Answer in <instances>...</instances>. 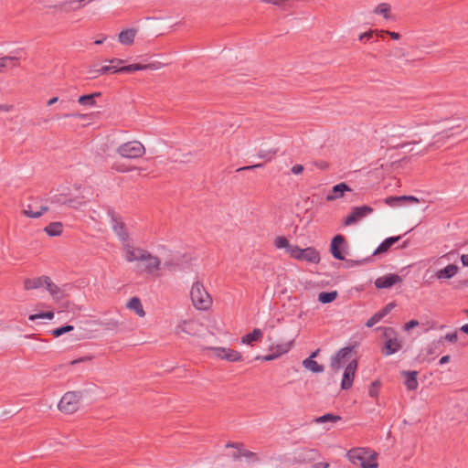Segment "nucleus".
<instances>
[{"mask_svg": "<svg viewBox=\"0 0 468 468\" xmlns=\"http://www.w3.org/2000/svg\"><path fill=\"white\" fill-rule=\"evenodd\" d=\"M122 252L124 260L127 262H138L141 266L143 273L151 276H158L161 271L162 261L161 259L151 253L148 250L134 246L131 243H124L122 245Z\"/></svg>", "mask_w": 468, "mask_h": 468, "instance_id": "1", "label": "nucleus"}, {"mask_svg": "<svg viewBox=\"0 0 468 468\" xmlns=\"http://www.w3.org/2000/svg\"><path fill=\"white\" fill-rule=\"evenodd\" d=\"M346 458L354 464H359L361 468H378V453L368 447H355L347 451Z\"/></svg>", "mask_w": 468, "mask_h": 468, "instance_id": "2", "label": "nucleus"}, {"mask_svg": "<svg viewBox=\"0 0 468 468\" xmlns=\"http://www.w3.org/2000/svg\"><path fill=\"white\" fill-rule=\"evenodd\" d=\"M193 306L198 311H208L213 305V298L200 281L193 282L190 289Z\"/></svg>", "mask_w": 468, "mask_h": 468, "instance_id": "3", "label": "nucleus"}, {"mask_svg": "<svg viewBox=\"0 0 468 468\" xmlns=\"http://www.w3.org/2000/svg\"><path fill=\"white\" fill-rule=\"evenodd\" d=\"M81 398L82 395L80 391L66 392L58 404V410L65 414L77 412L80 406Z\"/></svg>", "mask_w": 468, "mask_h": 468, "instance_id": "4", "label": "nucleus"}, {"mask_svg": "<svg viewBox=\"0 0 468 468\" xmlns=\"http://www.w3.org/2000/svg\"><path fill=\"white\" fill-rule=\"evenodd\" d=\"M116 152L122 158L138 159L145 154L146 149L141 142L133 140L120 144Z\"/></svg>", "mask_w": 468, "mask_h": 468, "instance_id": "5", "label": "nucleus"}, {"mask_svg": "<svg viewBox=\"0 0 468 468\" xmlns=\"http://www.w3.org/2000/svg\"><path fill=\"white\" fill-rule=\"evenodd\" d=\"M202 324L197 319H184L177 322L174 334L179 338L196 336L201 331Z\"/></svg>", "mask_w": 468, "mask_h": 468, "instance_id": "6", "label": "nucleus"}, {"mask_svg": "<svg viewBox=\"0 0 468 468\" xmlns=\"http://www.w3.org/2000/svg\"><path fill=\"white\" fill-rule=\"evenodd\" d=\"M290 257L297 261H305L314 264L319 263L321 259L320 253L315 248L308 247L305 249H301L296 245L294 248H291Z\"/></svg>", "mask_w": 468, "mask_h": 468, "instance_id": "7", "label": "nucleus"}, {"mask_svg": "<svg viewBox=\"0 0 468 468\" xmlns=\"http://www.w3.org/2000/svg\"><path fill=\"white\" fill-rule=\"evenodd\" d=\"M383 336L385 339L384 355L390 356L401 349L402 343L393 328L385 327Z\"/></svg>", "mask_w": 468, "mask_h": 468, "instance_id": "8", "label": "nucleus"}, {"mask_svg": "<svg viewBox=\"0 0 468 468\" xmlns=\"http://www.w3.org/2000/svg\"><path fill=\"white\" fill-rule=\"evenodd\" d=\"M350 361H356L352 356V349L350 347H344L332 357L331 367L335 372H337L343 367H346Z\"/></svg>", "mask_w": 468, "mask_h": 468, "instance_id": "9", "label": "nucleus"}, {"mask_svg": "<svg viewBox=\"0 0 468 468\" xmlns=\"http://www.w3.org/2000/svg\"><path fill=\"white\" fill-rule=\"evenodd\" d=\"M109 62L111 65L101 66L99 69H90L89 73L92 75V78H96L107 73H120L121 65L124 62V60L121 58H112L109 60Z\"/></svg>", "mask_w": 468, "mask_h": 468, "instance_id": "10", "label": "nucleus"}, {"mask_svg": "<svg viewBox=\"0 0 468 468\" xmlns=\"http://www.w3.org/2000/svg\"><path fill=\"white\" fill-rule=\"evenodd\" d=\"M208 349L220 359H225L229 362H238L242 360L241 353L234 349L227 347H209Z\"/></svg>", "mask_w": 468, "mask_h": 468, "instance_id": "11", "label": "nucleus"}, {"mask_svg": "<svg viewBox=\"0 0 468 468\" xmlns=\"http://www.w3.org/2000/svg\"><path fill=\"white\" fill-rule=\"evenodd\" d=\"M373 208L369 206L356 207L351 213L345 218L344 225L350 226L356 224L360 219L372 213Z\"/></svg>", "mask_w": 468, "mask_h": 468, "instance_id": "12", "label": "nucleus"}, {"mask_svg": "<svg viewBox=\"0 0 468 468\" xmlns=\"http://www.w3.org/2000/svg\"><path fill=\"white\" fill-rule=\"evenodd\" d=\"M356 368L357 361H350L348 365L345 367L341 381V388L343 389H349L352 387Z\"/></svg>", "mask_w": 468, "mask_h": 468, "instance_id": "13", "label": "nucleus"}, {"mask_svg": "<svg viewBox=\"0 0 468 468\" xmlns=\"http://www.w3.org/2000/svg\"><path fill=\"white\" fill-rule=\"evenodd\" d=\"M22 49L16 50L14 54L3 56L5 70L20 68L23 59Z\"/></svg>", "mask_w": 468, "mask_h": 468, "instance_id": "14", "label": "nucleus"}, {"mask_svg": "<svg viewBox=\"0 0 468 468\" xmlns=\"http://www.w3.org/2000/svg\"><path fill=\"white\" fill-rule=\"evenodd\" d=\"M402 282V279L398 274H388L378 278L375 281V285L378 289L390 288L393 285Z\"/></svg>", "mask_w": 468, "mask_h": 468, "instance_id": "15", "label": "nucleus"}, {"mask_svg": "<svg viewBox=\"0 0 468 468\" xmlns=\"http://www.w3.org/2000/svg\"><path fill=\"white\" fill-rule=\"evenodd\" d=\"M319 455L320 452L316 449L303 448L299 451L297 458L301 463H309L315 461Z\"/></svg>", "mask_w": 468, "mask_h": 468, "instance_id": "16", "label": "nucleus"}, {"mask_svg": "<svg viewBox=\"0 0 468 468\" xmlns=\"http://www.w3.org/2000/svg\"><path fill=\"white\" fill-rule=\"evenodd\" d=\"M400 374L404 378V384L408 390L413 391L418 388V371H401Z\"/></svg>", "mask_w": 468, "mask_h": 468, "instance_id": "17", "label": "nucleus"}, {"mask_svg": "<svg viewBox=\"0 0 468 468\" xmlns=\"http://www.w3.org/2000/svg\"><path fill=\"white\" fill-rule=\"evenodd\" d=\"M384 32L378 29H370L367 32L361 33L358 36V40L363 44L374 43L378 41V37H383Z\"/></svg>", "mask_w": 468, "mask_h": 468, "instance_id": "18", "label": "nucleus"}, {"mask_svg": "<svg viewBox=\"0 0 468 468\" xmlns=\"http://www.w3.org/2000/svg\"><path fill=\"white\" fill-rule=\"evenodd\" d=\"M351 191L350 187L346 183H340L333 186L331 192L326 196L327 201H334L344 197L345 192Z\"/></svg>", "mask_w": 468, "mask_h": 468, "instance_id": "19", "label": "nucleus"}, {"mask_svg": "<svg viewBox=\"0 0 468 468\" xmlns=\"http://www.w3.org/2000/svg\"><path fill=\"white\" fill-rule=\"evenodd\" d=\"M137 32L138 31L135 28H128L122 30L119 33L118 40L122 45L130 46L133 44Z\"/></svg>", "mask_w": 468, "mask_h": 468, "instance_id": "20", "label": "nucleus"}, {"mask_svg": "<svg viewBox=\"0 0 468 468\" xmlns=\"http://www.w3.org/2000/svg\"><path fill=\"white\" fill-rule=\"evenodd\" d=\"M403 201H408L410 203L420 202L419 198L413 196L388 197L385 198V203L390 207L401 205Z\"/></svg>", "mask_w": 468, "mask_h": 468, "instance_id": "21", "label": "nucleus"}, {"mask_svg": "<svg viewBox=\"0 0 468 468\" xmlns=\"http://www.w3.org/2000/svg\"><path fill=\"white\" fill-rule=\"evenodd\" d=\"M47 276H40L36 278H27L24 280V289L26 291L36 290L44 286L47 282Z\"/></svg>", "mask_w": 468, "mask_h": 468, "instance_id": "22", "label": "nucleus"}, {"mask_svg": "<svg viewBox=\"0 0 468 468\" xmlns=\"http://www.w3.org/2000/svg\"><path fill=\"white\" fill-rule=\"evenodd\" d=\"M344 242H345V238L342 235H336L332 239V242H331V253L337 260H344L345 259L343 253L339 250V247L341 245H343Z\"/></svg>", "mask_w": 468, "mask_h": 468, "instance_id": "23", "label": "nucleus"}, {"mask_svg": "<svg viewBox=\"0 0 468 468\" xmlns=\"http://www.w3.org/2000/svg\"><path fill=\"white\" fill-rule=\"evenodd\" d=\"M126 307L133 311L139 317H144L146 314L142 302L138 297L131 298L126 303Z\"/></svg>", "mask_w": 468, "mask_h": 468, "instance_id": "24", "label": "nucleus"}, {"mask_svg": "<svg viewBox=\"0 0 468 468\" xmlns=\"http://www.w3.org/2000/svg\"><path fill=\"white\" fill-rule=\"evenodd\" d=\"M158 67L155 66V64H140V63H134L127 66H121V72H134L137 70H145V69H156Z\"/></svg>", "mask_w": 468, "mask_h": 468, "instance_id": "25", "label": "nucleus"}, {"mask_svg": "<svg viewBox=\"0 0 468 468\" xmlns=\"http://www.w3.org/2000/svg\"><path fill=\"white\" fill-rule=\"evenodd\" d=\"M47 282H45L44 286H46L49 294L57 301L60 300L63 297L62 290L55 284L49 277L47 276Z\"/></svg>", "mask_w": 468, "mask_h": 468, "instance_id": "26", "label": "nucleus"}, {"mask_svg": "<svg viewBox=\"0 0 468 468\" xmlns=\"http://www.w3.org/2000/svg\"><path fill=\"white\" fill-rule=\"evenodd\" d=\"M101 92H94L91 94L81 95L78 99V103L84 107H94L96 106V98L101 97Z\"/></svg>", "mask_w": 468, "mask_h": 468, "instance_id": "27", "label": "nucleus"}, {"mask_svg": "<svg viewBox=\"0 0 468 468\" xmlns=\"http://www.w3.org/2000/svg\"><path fill=\"white\" fill-rule=\"evenodd\" d=\"M262 338V332L259 328L253 329L251 333L244 335L241 337V343L244 345H252L254 342L261 341Z\"/></svg>", "mask_w": 468, "mask_h": 468, "instance_id": "28", "label": "nucleus"}, {"mask_svg": "<svg viewBox=\"0 0 468 468\" xmlns=\"http://www.w3.org/2000/svg\"><path fill=\"white\" fill-rule=\"evenodd\" d=\"M458 271V267L453 264H449L445 268L439 270L436 272L438 279H450L453 277Z\"/></svg>", "mask_w": 468, "mask_h": 468, "instance_id": "29", "label": "nucleus"}, {"mask_svg": "<svg viewBox=\"0 0 468 468\" xmlns=\"http://www.w3.org/2000/svg\"><path fill=\"white\" fill-rule=\"evenodd\" d=\"M90 4L88 0H69L60 5V8L65 11L76 10Z\"/></svg>", "mask_w": 468, "mask_h": 468, "instance_id": "30", "label": "nucleus"}, {"mask_svg": "<svg viewBox=\"0 0 468 468\" xmlns=\"http://www.w3.org/2000/svg\"><path fill=\"white\" fill-rule=\"evenodd\" d=\"M63 230L61 222H52L45 227L44 231L50 237L60 236Z\"/></svg>", "mask_w": 468, "mask_h": 468, "instance_id": "31", "label": "nucleus"}, {"mask_svg": "<svg viewBox=\"0 0 468 468\" xmlns=\"http://www.w3.org/2000/svg\"><path fill=\"white\" fill-rule=\"evenodd\" d=\"M48 207L41 206L39 209H34L32 205H28L23 209V214L28 218H37L43 215L44 212L48 211Z\"/></svg>", "mask_w": 468, "mask_h": 468, "instance_id": "32", "label": "nucleus"}, {"mask_svg": "<svg viewBox=\"0 0 468 468\" xmlns=\"http://www.w3.org/2000/svg\"><path fill=\"white\" fill-rule=\"evenodd\" d=\"M399 239V237H390L386 239L374 251V255L380 254L388 250V249Z\"/></svg>", "mask_w": 468, "mask_h": 468, "instance_id": "33", "label": "nucleus"}, {"mask_svg": "<svg viewBox=\"0 0 468 468\" xmlns=\"http://www.w3.org/2000/svg\"><path fill=\"white\" fill-rule=\"evenodd\" d=\"M303 366L314 372V373H321L324 371V367L319 365L315 360L312 359V357H308L303 361Z\"/></svg>", "mask_w": 468, "mask_h": 468, "instance_id": "34", "label": "nucleus"}, {"mask_svg": "<svg viewBox=\"0 0 468 468\" xmlns=\"http://www.w3.org/2000/svg\"><path fill=\"white\" fill-rule=\"evenodd\" d=\"M274 246L277 249H285L286 252L290 255L291 248H294L295 245H291L287 238L284 236H278L274 239Z\"/></svg>", "mask_w": 468, "mask_h": 468, "instance_id": "35", "label": "nucleus"}, {"mask_svg": "<svg viewBox=\"0 0 468 468\" xmlns=\"http://www.w3.org/2000/svg\"><path fill=\"white\" fill-rule=\"evenodd\" d=\"M337 292H322L318 294V301L322 303H329L334 302L337 298Z\"/></svg>", "mask_w": 468, "mask_h": 468, "instance_id": "36", "label": "nucleus"}, {"mask_svg": "<svg viewBox=\"0 0 468 468\" xmlns=\"http://www.w3.org/2000/svg\"><path fill=\"white\" fill-rule=\"evenodd\" d=\"M390 11V5L387 3H381L378 5L374 9L375 14L381 15L386 19H389L391 17Z\"/></svg>", "mask_w": 468, "mask_h": 468, "instance_id": "37", "label": "nucleus"}, {"mask_svg": "<svg viewBox=\"0 0 468 468\" xmlns=\"http://www.w3.org/2000/svg\"><path fill=\"white\" fill-rule=\"evenodd\" d=\"M341 420L339 415H334L332 413H327L323 416H320L314 420L316 423H324V422H336Z\"/></svg>", "mask_w": 468, "mask_h": 468, "instance_id": "38", "label": "nucleus"}, {"mask_svg": "<svg viewBox=\"0 0 468 468\" xmlns=\"http://www.w3.org/2000/svg\"><path fill=\"white\" fill-rule=\"evenodd\" d=\"M40 318H45V319L51 320V319L54 318V312L53 311H48V312H45V313L30 314L29 317H28V319L30 321H36L37 319H40Z\"/></svg>", "mask_w": 468, "mask_h": 468, "instance_id": "39", "label": "nucleus"}, {"mask_svg": "<svg viewBox=\"0 0 468 468\" xmlns=\"http://www.w3.org/2000/svg\"><path fill=\"white\" fill-rule=\"evenodd\" d=\"M380 386L381 383L379 380L373 381L369 387L368 395L371 398H377L378 396Z\"/></svg>", "mask_w": 468, "mask_h": 468, "instance_id": "40", "label": "nucleus"}, {"mask_svg": "<svg viewBox=\"0 0 468 468\" xmlns=\"http://www.w3.org/2000/svg\"><path fill=\"white\" fill-rule=\"evenodd\" d=\"M72 330H73L72 325H64V326H61V327L52 330L51 335L54 337H58V336L62 335L63 334L71 332Z\"/></svg>", "mask_w": 468, "mask_h": 468, "instance_id": "41", "label": "nucleus"}, {"mask_svg": "<svg viewBox=\"0 0 468 468\" xmlns=\"http://www.w3.org/2000/svg\"><path fill=\"white\" fill-rule=\"evenodd\" d=\"M51 203L66 205L68 196L65 194H57L50 197Z\"/></svg>", "mask_w": 468, "mask_h": 468, "instance_id": "42", "label": "nucleus"}, {"mask_svg": "<svg viewBox=\"0 0 468 468\" xmlns=\"http://www.w3.org/2000/svg\"><path fill=\"white\" fill-rule=\"evenodd\" d=\"M382 319L381 314L379 312L376 313L370 319L367 320L366 325L367 327H372L377 323H378Z\"/></svg>", "mask_w": 468, "mask_h": 468, "instance_id": "43", "label": "nucleus"}, {"mask_svg": "<svg viewBox=\"0 0 468 468\" xmlns=\"http://www.w3.org/2000/svg\"><path fill=\"white\" fill-rule=\"evenodd\" d=\"M112 168L120 173H126L132 171L133 168L124 165L123 164L114 163Z\"/></svg>", "mask_w": 468, "mask_h": 468, "instance_id": "44", "label": "nucleus"}, {"mask_svg": "<svg viewBox=\"0 0 468 468\" xmlns=\"http://www.w3.org/2000/svg\"><path fill=\"white\" fill-rule=\"evenodd\" d=\"M83 204H84V202L82 200H80L78 198H71L69 197H68V201L66 203V205L70 207H78Z\"/></svg>", "mask_w": 468, "mask_h": 468, "instance_id": "45", "label": "nucleus"}, {"mask_svg": "<svg viewBox=\"0 0 468 468\" xmlns=\"http://www.w3.org/2000/svg\"><path fill=\"white\" fill-rule=\"evenodd\" d=\"M394 307L395 304L393 303H390L378 312L379 314H381L382 318H384Z\"/></svg>", "mask_w": 468, "mask_h": 468, "instance_id": "46", "label": "nucleus"}, {"mask_svg": "<svg viewBox=\"0 0 468 468\" xmlns=\"http://www.w3.org/2000/svg\"><path fill=\"white\" fill-rule=\"evenodd\" d=\"M444 339L451 342V343H456L458 340V335L456 332L446 334L444 336Z\"/></svg>", "mask_w": 468, "mask_h": 468, "instance_id": "47", "label": "nucleus"}, {"mask_svg": "<svg viewBox=\"0 0 468 468\" xmlns=\"http://www.w3.org/2000/svg\"><path fill=\"white\" fill-rule=\"evenodd\" d=\"M419 325V322L417 320H410L404 324V330L410 331V329Z\"/></svg>", "mask_w": 468, "mask_h": 468, "instance_id": "48", "label": "nucleus"}, {"mask_svg": "<svg viewBox=\"0 0 468 468\" xmlns=\"http://www.w3.org/2000/svg\"><path fill=\"white\" fill-rule=\"evenodd\" d=\"M382 31L384 32V36L388 35L393 40H399L401 37L399 33L392 32V31H388V30H382Z\"/></svg>", "mask_w": 468, "mask_h": 468, "instance_id": "49", "label": "nucleus"}, {"mask_svg": "<svg viewBox=\"0 0 468 468\" xmlns=\"http://www.w3.org/2000/svg\"><path fill=\"white\" fill-rule=\"evenodd\" d=\"M303 172V166L302 165H295L292 167V173L294 175H300Z\"/></svg>", "mask_w": 468, "mask_h": 468, "instance_id": "50", "label": "nucleus"}, {"mask_svg": "<svg viewBox=\"0 0 468 468\" xmlns=\"http://www.w3.org/2000/svg\"><path fill=\"white\" fill-rule=\"evenodd\" d=\"M264 3L271 4L277 6H282L284 4V0H262Z\"/></svg>", "mask_w": 468, "mask_h": 468, "instance_id": "51", "label": "nucleus"}, {"mask_svg": "<svg viewBox=\"0 0 468 468\" xmlns=\"http://www.w3.org/2000/svg\"><path fill=\"white\" fill-rule=\"evenodd\" d=\"M328 467H329V463L327 462L316 463L312 466V468H328Z\"/></svg>", "mask_w": 468, "mask_h": 468, "instance_id": "52", "label": "nucleus"}, {"mask_svg": "<svg viewBox=\"0 0 468 468\" xmlns=\"http://www.w3.org/2000/svg\"><path fill=\"white\" fill-rule=\"evenodd\" d=\"M261 166H262L261 164H257V165H248V166L240 167L238 171H241V170H253L255 168L261 167Z\"/></svg>", "mask_w": 468, "mask_h": 468, "instance_id": "53", "label": "nucleus"}, {"mask_svg": "<svg viewBox=\"0 0 468 468\" xmlns=\"http://www.w3.org/2000/svg\"><path fill=\"white\" fill-rule=\"evenodd\" d=\"M12 109H13L12 105H8V104L0 105L1 112H8L12 111Z\"/></svg>", "mask_w": 468, "mask_h": 468, "instance_id": "54", "label": "nucleus"}, {"mask_svg": "<svg viewBox=\"0 0 468 468\" xmlns=\"http://www.w3.org/2000/svg\"><path fill=\"white\" fill-rule=\"evenodd\" d=\"M66 117L68 116H72V117H79V118H82V119H86L88 117V114H83V113H72V114H65Z\"/></svg>", "mask_w": 468, "mask_h": 468, "instance_id": "55", "label": "nucleus"}, {"mask_svg": "<svg viewBox=\"0 0 468 468\" xmlns=\"http://www.w3.org/2000/svg\"><path fill=\"white\" fill-rule=\"evenodd\" d=\"M461 261L463 266H468V254L462 255Z\"/></svg>", "mask_w": 468, "mask_h": 468, "instance_id": "56", "label": "nucleus"}, {"mask_svg": "<svg viewBox=\"0 0 468 468\" xmlns=\"http://www.w3.org/2000/svg\"><path fill=\"white\" fill-rule=\"evenodd\" d=\"M89 359H90L89 357H80V358H79V359L72 360V361L70 362V365H75V364H77V363H81V362L87 361V360H89Z\"/></svg>", "mask_w": 468, "mask_h": 468, "instance_id": "57", "label": "nucleus"}, {"mask_svg": "<svg viewBox=\"0 0 468 468\" xmlns=\"http://www.w3.org/2000/svg\"><path fill=\"white\" fill-rule=\"evenodd\" d=\"M449 361H450V356H443L440 359V364L443 365V364L448 363Z\"/></svg>", "mask_w": 468, "mask_h": 468, "instance_id": "58", "label": "nucleus"}, {"mask_svg": "<svg viewBox=\"0 0 468 468\" xmlns=\"http://www.w3.org/2000/svg\"><path fill=\"white\" fill-rule=\"evenodd\" d=\"M5 67L3 60V57L0 58V74L5 72Z\"/></svg>", "mask_w": 468, "mask_h": 468, "instance_id": "59", "label": "nucleus"}, {"mask_svg": "<svg viewBox=\"0 0 468 468\" xmlns=\"http://www.w3.org/2000/svg\"><path fill=\"white\" fill-rule=\"evenodd\" d=\"M459 330L468 335V324L462 325Z\"/></svg>", "mask_w": 468, "mask_h": 468, "instance_id": "60", "label": "nucleus"}, {"mask_svg": "<svg viewBox=\"0 0 468 468\" xmlns=\"http://www.w3.org/2000/svg\"><path fill=\"white\" fill-rule=\"evenodd\" d=\"M58 101V97H53L51 99H49L48 101V105L50 106V105H53L54 103H56L57 101Z\"/></svg>", "mask_w": 468, "mask_h": 468, "instance_id": "61", "label": "nucleus"}, {"mask_svg": "<svg viewBox=\"0 0 468 468\" xmlns=\"http://www.w3.org/2000/svg\"><path fill=\"white\" fill-rule=\"evenodd\" d=\"M106 38H107L106 37H103L101 39L95 40L94 44L101 45L106 40Z\"/></svg>", "mask_w": 468, "mask_h": 468, "instance_id": "62", "label": "nucleus"}, {"mask_svg": "<svg viewBox=\"0 0 468 468\" xmlns=\"http://www.w3.org/2000/svg\"><path fill=\"white\" fill-rule=\"evenodd\" d=\"M277 356H271V355H270V356H266L264 357V360H266V361H270V360H272L273 358H275V357H277Z\"/></svg>", "mask_w": 468, "mask_h": 468, "instance_id": "63", "label": "nucleus"}, {"mask_svg": "<svg viewBox=\"0 0 468 468\" xmlns=\"http://www.w3.org/2000/svg\"><path fill=\"white\" fill-rule=\"evenodd\" d=\"M318 352L319 350H315L314 352L312 353V355L309 357H312V359H314V357L317 356Z\"/></svg>", "mask_w": 468, "mask_h": 468, "instance_id": "64", "label": "nucleus"}]
</instances>
